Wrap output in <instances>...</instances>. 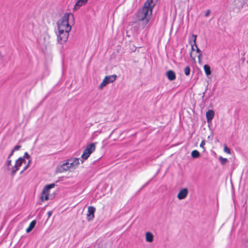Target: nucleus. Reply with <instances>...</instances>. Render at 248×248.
<instances>
[{"label":"nucleus","instance_id":"obj_1","mask_svg":"<svg viewBox=\"0 0 248 248\" xmlns=\"http://www.w3.org/2000/svg\"><path fill=\"white\" fill-rule=\"evenodd\" d=\"M74 23V16L71 13L64 14L61 19L57 22L58 30H71V25Z\"/></svg>","mask_w":248,"mask_h":248},{"label":"nucleus","instance_id":"obj_2","mask_svg":"<svg viewBox=\"0 0 248 248\" xmlns=\"http://www.w3.org/2000/svg\"><path fill=\"white\" fill-rule=\"evenodd\" d=\"M79 164V159L73 158L68 159L65 163L57 167V171L62 172L69 170L70 169H75Z\"/></svg>","mask_w":248,"mask_h":248},{"label":"nucleus","instance_id":"obj_3","mask_svg":"<svg viewBox=\"0 0 248 248\" xmlns=\"http://www.w3.org/2000/svg\"><path fill=\"white\" fill-rule=\"evenodd\" d=\"M149 12L145 8H142L138 13V19L142 21L144 25H146L150 20L151 14L149 15Z\"/></svg>","mask_w":248,"mask_h":248},{"label":"nucleus","instance_id":"obj_4","mask_svg":"<svg viewBox=\"0 0 248 248\" xmlns=\"http://www.w3.org/2000/svg\"><path fill=\"white\" fill-rule=\"evenodd\" d=\"M71 31H67L63 30H58L57 34L58 42L61 44H63L67 41L69 36V33Z\"/></svg>","mask_w":248,"mask_h":248},{"label":"nucleus","instance_id":"obj_5","mask_svg":"<svg viewBox=\"0 0 248 248\" xmlns=\"http://www.w3.org/2000/svg\"><path fill=\"white\" fill-rule=\"evenodd\" d=\"M116 78H117V76L116 75L106 76L105 78H104L102 83L99 85V88L100 89H103L108 84L112 83L113 81H114L116 80Z\"/></svg>","mask_w":248,"mask_h":248},{"label":"nucleus","instance_id":"obj_6","mask_svg":"<svg viewBox=\"0 0 248 248\" xmlns=\"http://www.w3.org/2000/svg\"><path fill=\"white\" fill-rule=\"evenodd\" d=\"M95 208L93 206H89L88 208L87 220L88 221L92 220L94 217V213Z\"/></svg>","mask_w":248,"mask_h":248},{"label":"nucleus","instance_id":"obj_7","mask_svg":"<svg viewBox=\"0 0 248 248\" xmlns=\"http://www.w3.org/2000/svg\"><path fill=\"white\" fill-rule=\"evenodd\" d=\"M188 194V190L185 188L181 189L177 195V198L179 200L184 199Z\"/></svg>","mask_w":248,"mask_h":248},{"label":"nucleus","instance_id":"obj_8","mask_svg":"<svg viewBox=\"0 0 248 248\" xmlns=\"http://www.w3.org/2000/svg\"><path fill=\"white\" fill-rule=\"evenodd\" d=\"M88 0H78L75 3L74 10H77L82 6L85 5L88 2Z\"/></svg>","mask_w":248,"mask_h":248},{"label":"nucleus","instance_id":"obj_9","mask_svg":"<svg viewBox=\"0 0 248 248\" xmlns=\"http://www.w3.org/2000/svg\"><path fill=\"white\" fill-rule=\"evenodd\" d=\"M153 2V0H147L146 2L144 3V6L142 8H145L146 10L148 12H150L151 14L152 12V7L151 6V3Z\"/></svg>","mask_w":248,"mask_h":248},{"label":"nucleus","instance_id":"obj_10","mask_svg":"<svg viewBox=\"0 0 248 248\" xmlns=\"http://www.w3.org/2000/svg\"><path fill=\"white\" fill-rule=\"evenodd\" d=\"M167 78L170 81L174 80L176 78L175 72L172 70H169L166 73Z\"/></svg>","mask_w":248,"mask_h":248},{"label":"nucleus","instance_id":"obj_11","mask_svg":"<svg viewBox=\"0 0 248 248\" xmlns=\"http://www.w3.org/2000/svg\"><path fill=\"white\" fill-rule=\"evenodd\" d=\"M95 144L96 143H91L87 146L85 150L86 152H89L92 154L95 149Z\"/></svg>","mask_w":248,"mask_h":248},{"label":"nucleus","instance_id":"obj_12","mask_svg":"<svg viewBox=\"0 0 248 248\" xmlns=\"http://www.w3.org/2000/svg\"><path fill=\"white\" fill-rule=\"evenodd\" d=\"M215 115L214 111L213 110H209L206 113V117L207 122L211 121Z\"/></svg>","mask_w":248,"mask_h":248},{"label":"nucleus","instance_id":"obj_13","mask_svg":"<svg viewBox=\"0 0 248 248\" xmlns=\"http://www.w3.org/2000/svg\"><path fill=\"white\" fill-rule=\"evenodd\" d=\"M25 163H26V160L24 159V157H19L16 160L15 165L19 169V168L22 164Z\"/></svg>","mask_w":248,"mask_h":248},{"label":"nucleus","instance_id":"obj_14","mask_svg":"<svg viewBox=\"0 0 248 248\" xmlns=\"http://www.w3.org/2000/svg\"><path fill=\"white\" fill-rule=\"evenodd\" d=\"M36 224V221L35 220H32L29 226L26 229V232L29 233L31 232L32 229L34 228L35 225Z\"/></svg>","mask_w":248,"mask_h":248},{"label":"nucleus","instance_id":"obj_15","mask_svg":"<svg viewBox=\"0 0 248 248\" xmlns=\"http://www.w3.org/2000/svg\"><path fill=\"white\" fill-rule=\"evenodd\" d=\"M55 186V185L54 183L46 185L45 186V187L44 188L43 193H47L50 189L54 187Z\"/></svg>","mask_w":248,"mask_h":248},{"label":"nucleus","instance_id":"obj_16","mask_svg":"<svg viewBox=\"0 0 248 248\" xmlns=\"http://www.w3.org/2000/svg\"><path fill=\"white\" fill-rule=\"evenodd\" d=\"M146 241L148 242H152L153 241V235L150 232H147L146 233Z\"/></svg>","mask_w":248,"mask_h":248},{"label":"nucleus","instance_id":"obj_17","mask_svg":"<svg viewBox=\"0 0 248 248\" xmlns=\"http://www.w3.org/2000/svg\"><path fill=\"white\" fill-rule=\"evenodd\" d=\"M204 70L206 76H209L211 74L210 66L208 64H205L203 66Z\"/></svg>","mask_w":248,"mask_h":248},{"label":"nucleus","instance_id":"obj_18","mask_svg":"<svg viewBox=\"0 0 248 248\" xmlns=\"http://www.w3.org/2000/svg\"><path fill=\"white\" fill-rule=\"evenodd\" d=\"M192 38L194 39V45H195V47H196V52L198 53L199 54L202 53V51L200 49V48L198 47V46L196 45V38H197V35L192 34Z\"/></svg>","mask_w":248,"mask_h":248},{"label":"nucleus","instance_id":"obj_19","mask_svg":"<svg viewBox=\"0 0 248 248\" xmlns=\"http://www.w3.org/2000/svg\"><path fill=\"white\" fill-rule=\"evenodd\" d=\"M200 156V153L197 150H195L191 152V156L194 158H198Z\"/></svg>","mask_w":248,"mask_h":248},{"label":"nucleus","instance_id":"obj_20","mask_svg":"<svg viewBox=\"0 0 248 248\" xmlns=\"http://www.w3.org/2000/svg\"><path fill=\"white\" fill-rule=\"evenodd\" d=\"M218 159L220 161V164L222 165H225L228 162V160L227 158H224L221 156H220Z\"/></svg>","mask_w":248,"mask_h":248},{"label":"nucleus","instance_id":"obj_21","mask_svg":"<svg viewBox=\"0 0 248 248\" xmlns=\"http://www.w3.org/2000/svg\"><path fill=\"white\" fill-rule=\"evenodd\" d=\"M91 154L89 152H86L84 149L83 153L81 155V157L84 159H87L90 155Z\"/></svg>","mask_w":248,"mask_h":248},{"label":"nucleus","instance_id":"obj_22","mask_svg":"<svg viewBox=\"0 0 248 248\" xmlns=\"http://www.w3.org/2000/svg\"><path fill=\"white\" fill-rule=\"evenodd\" d=\"M19 170V169L16 167L15 165L12 168V171L11 175L12 176H14L17 170Z\"/></svg>","mask_w":248,"mask_h":248},{"label":"nucleus","instance_id":"obj_23","mask_svg":"<svg viewBox=\"0 0 248 248\" xmlns=\"http://www.w3.org/2000/svg\"><path fill=\"white\" fill-rule=\"evenodd\" d=\"M184 73L186 76H189L190 73V68L189 66H186L184 69Z\"/></svg>","mask_w":248,"mask_h":248},{"label":"nucleus","instance_id":"obj_24","mask_svg":"<svg viewBox=\"0 0 248 248\" xmlns=\"http://www.w3.org/2000/svg\"><path fill=\"white\" fill-rule=\"evenodd\" d=\"M224 151L227 154H231V150L227 146L225 145L224 148Z\"/></svg>","mask_w":248,"mask_h":248},{"label":"nucleus","instance_id":"obj_25","mask_svg":"<svg viewBox=\"0 0 248 248\" xmlns=\"http://www.w3.org/2000/svg\"><path fill=\"white\" fill-rule=\"evenodd\" d=\"M21 147V146L20 145H17L14 147V148L12 149L14 151H18Z\"/></svg>","mask_w":248,"mask_h":248},{"label":"nucleus","instance_id":"obj_26","mask_svg":"<svg viewBox=\"0 0 248 248\" xmlns=\"http://www.w3.org/2000/svg\"><path fill=\"white\" fill-rule=\"evenodd\" d=\"M11 162H12V160L10 159H10L7 158V160L5 163V165L6 166H7L8 167H9L11 164Z\"/></svg>","mask_w":248,"mask_h":248},{"label":"nucleus","instance_id":"obj_27","mask_svg":"<svg viewBox=\"0 0 248 248\" xmlns=\"http://www.w3.org/2000/svg\"><path fill=\"white\" fill-rule=\"evenodd\" d=\"M22 157H24V159H30L31 158V156L27 152H25L24 156Z\"/></svg>","mask_w":248,"mask_h":248},{"label":"nucleus","instance_id":"obj_28","mask_svg":"<svg viewBox=\"0 0 248 248\" xmlns=\"http://www.w3.org/2000/svg\"><path fill=\"white\" fill-rule=\"evenodd\" d=\"M31 160H29L28 164L25 166L24 169L21 171V173H22L24 171H25L28 168L29 165L30 163H31Z\"/></svg>","mask_w":248,"mask_h":248},{"label":"nucleus","instance_id":"obj_29","mask_svg":"<svg viewBox=\"0 0 248 248\" xmlns=\"http://www.w3.org/2000/svg\"><path fill=\"white\" fill-rule=\"evenodd\" d=\"M202 53L201 54H198V62L199 63H201V61H202Z\"/></svg>","mask_w":248,"mask_h":248},{"label":"nucleus","instance_id":"obj_30","mask_svg":"<svg viewBox=\"0 0 248 248\" xmlns=\"http://www.w3.org/2000/svg\"><path fill=\"white\" fill-rule=\"evenodd\" d=\"M189 43L191 46V51H194L195 49H194V46L195 45H194V42L192 43L191 41H190L189 42Z\"/></svg>","mask_w":248,"mask_h":248},{"label":"nucleus","instance_id":"obj_31","mask_svg":"<svg viewBox=\"0 0 248 248\" xmlns=\"http://www.w3.org/2000/svg\"><path fill=\"white\" fill-rule=\"evenodd\" d=\"M210 13H211V11H210V10H209H209H207L206 11L205 13V16H206V17L208 16H209V15H210Z\"/></svg>","mask_w":248,"mask_h":248},{"label":"nucleus","instance_id":"obj_32","mask_svg":"<svg viewBox=\"0 0 248 248\" xmlns=\"http://www.w3.org/2000/svg\"><path fill=\"white\" fill-rule=\"evenodd\" d=\"M205 145V141L204 140H202V142L200 143V147L202 148H204V146Z\"/></svg>","mask_w":248,"mask_h":248},{"label":"nucleus","instance_id":"obj_33","mask_svg":"<svg viewBox=\"0 0 248 248\" xmlns=\"http://www.w3.org/2000/svg\"><path fill=\"white\" fill-rule=\"evenodd\" d=\"M48 199V195H46L44 197H42V200H45L46 201Z\"/></svg>","mask_w":248,"mask_h":248},{"label":"nucleus","instance_id":"obj_34","mask_svg":"<svg viewBox=\"0 0 248 248\" xmlns=\"http://www.w3.org/2000/svg\"><path fill=\"white\" fill-rule=\"evenodd\" d=\"M14 152L15 151H14L13 150L11 151V153L8 156V159H10L11 158V157L13 155Z\"/></svg>","mask_w":248,"mask_h":248},{"label":"nucleus","instance_id":"obj_35","mask_svg":"<svg viewBox=\"0 0 248 248\" xmlns=\"http://www.w3.org/2000/svg\"><path fill=\"white\" fill-rule=\"evenodd\" d=\"M47 214H48V217H50V216L51 215L52 213H51V212L49 211L47 213Z\"/></svg>","mask_w":248,"mask_h":248},{"label":"nucleus","instance_id":"obj_36","mask_svg":"<svg viewBox=\"0 0 248 248\" xmlns=\"http://www.w3.org/2000/svg\"><path fill=\"white\" fill-rule=\"evenodd\" d=\"M204 94H205V92L203 93V96H202V97H204Z\"/></svg>","mask_w":248,"mask_h":248}]
</instances>
